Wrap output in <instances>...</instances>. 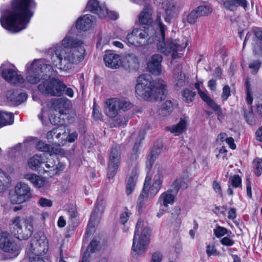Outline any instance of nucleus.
<instances>
[{
	"label": "nucleus",
	"instance_id": "50",
	"mask_svg": "<svg viewBox=\"0 0 262 262\" xmlns=\"http://www.w3.org/2000/svg\"><path fill=\"white\" fill-rule=\"evenodd\" d=\"M118 102L119 103V111L121 110L126 111L130 109L133 106V104L129 101L124 99H118Z\"/></svg>",
	"mask_w": 262,
	"mask_h": 262
},
{
	"label": "nucleus",
	"instance_id": "12",
	"mask_svg": "<svg viewBox=\"0 0 262 262\" xmlns=\"http://www.w3.org/2000/svg\"><path fill=\"white\" fill-rule=\"evenodd\" d=\"M42 168L46 172L49 173V176L52 177L58 173L63 169V165L60 163L57 155L48 156L45 154V163H43Z\"/></svg>",
	"mask_w": 262,
	"mask_h": 262
},
{
	"label": "nucleus",
	"instance_id": "46",
	"mask_svg": "<svg viewBox=\"0 0 262 262\" xmlns=\"http://www.w3.org/2000/svg\"><path fill=\"white\" fill-rule=\"evenodd\" d=\"M246 89V100L249 104H251L253 102V97L252 96V90L251 89L250 82L248 79H247L245 83Z\"/></svg>",
	"mask_w": 262,
	"mask_h": 262
},
{
	"label": "nucleus",
	"instance_id": "60",
	"mask_svg": "<svg viewBox=\"0 0 262 262\" xmlns=\"http://www.w3.org/2000/svg\"><path fill=\"white\" fill-rule=\"evenodd\" d=\"M177 7V5L174 2H169L167 4L165 10V13H170L173 14Z\"/></svg>",
	"mask_w": 262,
	"mask_h": 262
},
{
	"label": "nucleus",
	"instance_id": "37",
	"mask_svg": "<svg viewBox=\"0 0 262 262\" xmlns=\"http://www.w3.org/2000/svg\"><path fill=\"white\" fill-rule=\"evenodd\" d=\"M187 188V186L184 182L183 178H178L176 179L171 184L170 189L168 190L173 194L177 195L181 187Z\"/></svg>",
	"mask_w": 262,
	"mask_h": 262
},
{
	"label": "nucleus",
	"instance_id": "42",
	"mask_svg": "<svg viewBox=\"0 0 262 262\" xmlns=\"http://www.w3.org/2000/svg\"><path fill=\"white\" fill-rule=\"evenodd\" d=\"M186 122L183 119H181L176 125L171 127V132L178 135L184 131L186 128Z\"/></svg>",
	"mask_w": 262,
	"mask_h": 262
},
{
	"label": "nucleus",
	"instance_id": "25",
	"mask_svg": "<svg viewBox=\"0 0 262 262\" xmlns=\"http://www.w3.org/2000/svg\"><path fill=\"white\" fill-rule=\"evenodd\" d=\"M199 94L201 99L206 102L210 108L215 111L219 116L222 115V110L220 106L216 104L205 92L202 91H199Z\"/></svg>",
	"mask_w": 262,
	"mask_h": 262
},
{
	"label": "nucleus",
	"instance_id": "48",
	"mask_svg": "<svg viewBox=\"0 0 262 262\" xmlns=\"http://www.w3.org/2000/svg\"><path fill=\"white\" fill-rule=\"evenodd\" d=\"M99 248L100 241H98L96 238H94L90 242L86 249L91 253H95L99 250Z\"/></svg>",
	"mask_w": 262,
	"mask_h": 262
},
{
	"label": "nucleus",
	"instance_id": "23",
	"mask_svg": "<svg viewBox=\"0 0 262 262\" xmlns=\"http://www.w3.org/2000/svg\"><path fill=\"white\" fill-rule=\"evenodd\" d=\"M148 31V29L145 27L133 29V33L137 35L140 46H146L150 42Z\"/></svg>",
	"mask_w": 262,
	"mask_h": 262
},
{
	"label": "nucleus",
	"instance_id": "5",
	"mask_svg": "<svg viewBox=\"0 0 262 262\" xmlns=\"http://www.w3.org/2000/svg\"><path fill=\"white\" fill-rule=\"evenodd\" d=\"M151 230L143 221L139 220L136 224L132 246V254L137 256L144 252L149 243Z\"/></svg>",
	"mask_w": 262,
	"mask_h": 262
},
{
	"label": "nucleus",
	"instance_id": "30",
	"mask_svg": "<svg viewBox=\"0 0 262 262\" xmlns=\"http://www.w3.org/2000/svg\"><path fill=\"white\" fill-rule=\"evenodd\" d=\"M151 14L152 10L149 7H145L139 15L140 23L146 25H151L153 22Z\"/></svg>",
	"mask_w": 262,
	"mask_h": 262
},
{
	"label": "nucleus",
	"instance_id": "18",
	"mask_svg": "<svg viewBox=\"0 0 262 262\" xmlns=\"http://www.w3.org/2000/svg\"><path fill=\"white\" fill-rule=\"evenodd\" d=\"M52 106L60 114H66V111L72 106L71 101L66 98H57L53 101Z\"/></svg>",
	"mask_w": 262,
	"mask_h": 262
},
{
	"label": "nucleus",
	"instance_id": "28",
	"mask_svg": "<svg viewBox=\"0 0 262 262\" xmlns=\"http://www.w3.org/2000/svg\"><path fill=\"white\" fill-rule=\"evenodd\" d=\"M176 195L170 192L169 190L162 193L159 196L158 203L160 207H167L168 204H172L174 202V197Z\"/></svg>",
	"mask_w": 262,
	"mask_h": 262
},
{
	"label": "nucleus",
	"instance_id": "39",
	"mask_svg": "<svg viewBox=\"0 0 262 262\" xmlns=\"http://www.w3.org/2000/svg\"><path fill=\"white\" fill-rule=\"evenodd\" d=\"M173 78L176 86L182 87L185 85L186 77L181 70L178 71L177 73L176 71H174Z\"/></svg>",
	"mask_w": 262,
	"mask_h": 262
},
{
	"label": "nucleus",
	"instance_id": "53",
	"mask_svg": "<svg viewBox=\"0 0 262 262\" xmlns=\"http://www.w3.org/2000/svg\"><path fill=\"white\" fill-rule=\"evenodd\" d=\"M213 232L217 237H220L227 233V229L224 227L218 226L213 230Z\"/></svg>",
	"mask_w": 262,
	"mask_h": 262
},
{
	"label": "nucleus",
	"instance_id": "6",
	"mask_svg": "<svg viewBox=\"0 0 262 262\" xmlns=\"http://www.w3.org/2000/svg\"><path fill=\"white\" fill-rule=\"evenodd\" d=\"M31 66V70H28L26 79L32 84L37 83L40 78L45 80L46 79L55 77L57 74V71L54 70L52 66L49 64L42 63L38 65L33 62Z\"/></svg>",
	"mask_w": 262,
	"mask_h": 262
},
{
	"label": "nucleus",
	"instance_id": "22",
	"mask_svg": "<svg viewBox=\"0 0 262 262\" xmlns=\"http://www.w3.org/2000/svg\"><path fill=\"white\" fill-rule=\"evenodd\" d=\"M103 60L105 66L112 69L119 67L121 63L120 57L115 53H109L104 56Z\"/></svg>",
	"mask_w": 262,
	"mask_h": 262
},
{
	"label": "nucleus",
	"instance_id": "43",
	"mask_svg": "<svg viewBox=\"0 0 262 262\" xmlns=\"http://www.w3.org/2000/svg\"><path fill=\"white\" fill-rule=\"evenodd\" d=\"M253 169L254 173L257 177H259L262 174V159L256 158L253 161Z\"/></svg>",
	"mask_w": 262,
	"mask_h": 262
},
{
	"label": "nucleus",
	"instance_id": "45",
	"mask_svg": "<svg viewBox=\"0 0 262 262\" xmlns=\"http://www.w3.org/2000/svg\"><path fill=\"white\" fill-rule=\"evenodd\" d=\"M195 9L200 17L208 15L212 12V9L210 6L206 5L200 6Z\"/></svg>",
	"mask_w": 262,
	"mask_h": 262
},
{
	"label": "nucleus",
	"instance_id": "20",
	"mask_svg": "<svg viewBox=\"0 0 262 262\" xmlns=\"http://www.w3.org/2000/svg\"><path fill=\"white\" fill-rule=\"evenodd\" d=\"M253 32L256 38L257 42L253 47V53L255 56L262 57V28L255 27Z\"/></svg>",
	"mask_w": 262,
	"mask_h": 262
},
{
	"label": "nucleus",
	"instance_id": "13",
	"mask_svg": "<svg viewBox=\"0 0 262 262\" xmlns=\"http://www.w3.org/2000/svg\"><path fill=\"white\" fill-rule=\"evenodd\" d=\"M3 77L8 82L12 84L22 86L25 82V79L21 75H18L16 72L11 69H5L4 66L0 67Z\"/></svg>",
	"mask_w": 262,
	"mask_h": 262
},
{
	"label": "nucleus",
	"instance_id": "59",
	"mask_svg": "<svg viewBox=\"0 0 262 262\" xmlns=\"http://www.w3.org/2000/svg\"><path fill=\"white\" fill-rule=\"evenodd\" d=\"M161 148L160 146H154L148 156L156 160L160 154Z\"/></svg>",
	"mask_w": 262,
	"mask_h": 262
},
{
	"label": "nucleus",
	"instance_id": "62",
	"mask_svg": "<svg viewBox=\"0 0 262 262\" xmlns=\"http://www.w3.org/2000/svg\"><path fill=\"white\" fill-rule=\"evenodd\" d=\"M220 242L222 245L227 246H231L234 244V241L228 237H224Z\"/></svg>",
	"mask_w": 262,
	"mask_h": 262
},
{
	"label": "nucleus",
	"instance_id": "19",
	"mask_svg": "<svg viewBox=\"0 0 262 262\" xmlns=\"http://www.w3.org/2000/svg\"><path fill=\"white\" fill-rule=\"evenodd\" d=\"M0 249L4 251L11 254L12 257H16L19 253L20 247L10 239V237L6 241L0 244Z\"/></svg>",
	"mask_w": 262,
	"mask_h": 262
},
{
	"label": "nucleus",
	"instance_id": "7",
	"mask_svg": "<svg viewBox=\"0 0 262 262\" xmlns=\"http://www.w3.org/2000/svg\"><path fill=\"white\" fill-rule=\"evenodd\" d=\"M11 233L19 240L28 239L33 232V221L31 218L17 216L12 220Z\"/></svg>",
	"mask_w": 262,
	"mask_h": 262
},
{
	"label": "nucleus",
	"instance_id": "34",
	"mask_svg": "<svg viewBox=\"0 0 262 262\" xmlns=\"http://www.w3.org/2000/svg\"><path fill=\"white\" fill-rule=\"evenodd\" d=\"M162 174L158 172L155 175L154 178V182L151 187L149 188V193L151 196H155L161 189L162 185Z\"/></svg>",
	"mask_w": 262,
	"mask_h": 262
},
{
	"label": "nucleus",
	"instance_id": "24",
	"mask_svg": "<svg viewBox=\"0 0 262 262\" xmlns=\"http://www.w3.org/2000/svg\"><path fill=\"white\" fill-rule=\"evenodd\" d=\"M36 148L40 151L47 152L49 155H58L61 153L62 150L60 147L53 146L42 141H39L36 144Z\"/></svg>",
	"mask_w": 262,
	"mask_h": 262
},
{
	"label": "nucleus",
	"instance_id": "3",
	"mask_svg": "<svg viewBox=\"0 0 262 262\" xmlns=\"http://www.w3.org/2000/svg\"><path fill=\"white\" fill-rule=\"evenodd\" d=\"M162 14L157 12L154 22L156 28V38H157L158 50L166 56L171 55L173 59L181 58L183 55V51L187 46V43H181L178 39H168L165 42V31L167 30L166 26L163 24L161 19Z\"/></svg>",
	"mask_w": 262,
	"mask_h": 262
},
{
	"label": "nucleus",
	"instance_id": "29",
	"mask_svg": "<svg viewBox=\"0 0 262 262\" xmlns=\"http://www.w3.org/2000/svg\"><path fill=\"white\" fill-rule=\"evenodd\" d=\"M180 213V207L177 206L173 208L171 211L170 215L167 218L168 223L170 225H174L177 227H179L181 223V220L179 217Z\"/></svg>",
	"mask_w": 262,
	"mask_h": 262
},
{
	"label": "nucleus",
	"instance_id": "35",
	"mask_svg": "<svg viewBox=\"0 0 262 262\" xmlns=\"http://www.w3.org/2000/svg\"><path fill=\"white\" fill-rule=\"evenodd\" d=\"M105 4L100 5L97 0H89L87 3L85 9L87 11L97 14L99 16V13L101 12V8L105 6Z\"/></svg>",
	"mask_w": 262,
	"mask_h": 262
},
{
	"label": "nucleus",
	"instance_id": "11",
	"mask_svg": "<svg viewBox=\"0 0 262 262\" xmlns=\"http://www.w3.org/2000/svg\"><path fill=\"white\" fill-rule=\"evenodd\" d=\"M121 146L118 144H115L112 147L109 156L108 162L107 176L109 179L113 178L117 171L121 162Z\"/></svg>",
	"mask_w": 262,
	"mask_h": 262
},
{
	"label": "nucleus",
	"instance_id": "8",
	"mask_svg": "<svg viewBox=\"0 0 262 262\" xmlns=\"http://www.w3.org/2000/svg\"><path fill=\"white\" fill-rule=\"evenodd\" d=\"M9 198L11 203L22 204L30 201L33 198V190L23 182L17 183L13 190L10 191Z\"/></svg>",
	"mask_w": 262,
	"mask_h": 262
},
{
	"label": "nucleus",
	"instance_id": "16",
	"mask_svg": "<svg viewBox=\"0 0 262 262\" xmlns=\"http://www.w3.org/2000/svg\"><path fill=\"white\" fill-rule=\"evenodd\" d=\"M119 111L118 99L113 98L106 100L105 112L107 116L110 118L115 117L118 114Z\"/></svg>",
	"mask_w": 262,
	"mask_h": 262
},
{
	"label": "nucleus",
	"instance_id": "26",
	"mask_svg": "<svg viewBox=\"0 0 262 262\" xmlns=\"http://www.w3.org/2000/svg\"><path fill=\"white\" fill-rule=\"evenodd\" d=\"M25 179L30 181L33 186L38 188H42L47 185L45 179L35 173H27L24 175Z\"/></svg>",
	"mask_w": 262,
	"mask_h": 262
},
{
	"label": "nucleus",
	"instance_id": "9",
	"mask_svg": "<svg viewBox=\"0 0 262 262\" xmlns=\"http://www.w3.org/2000/svg\"><path fill=\"white\" fill-rule=\"evenodd\" d=\"M66 85L55 77L46 79L38 86V90L43 95L60 96L63 94Z\"/></svg>",
	"mask_w": 262,
	"mask_h": 262
},
{
	"label": "nucleus",
	"instance_id": "58",
	"mask_svg": "<svg viewBox=\"0 0 262 262\" xmlns=\"http://www.w3.org/2000/svg\"><path fill=\"white\" fill-rule=\"evenodd\" d=\"M173 109V103L170 100H167L162 105V111H165L167 113L171 112Z\"/></svg>",
	"mask_w": 262,
	"mask_h": 262
},
{
	"label": "nucleus",
	"instance_id": "44",
	"mask_svg": "<svg viewBox=\"0 0 262 262\" xmlns=\"http://www.w3.org/2000/svg\"><path fill=\"white\" fill-rule=\"evenodd\" d=\"M58 131H59V129L57 127L47 133V139L49 142H52L54 144L55 140H57L58 135H60V133Z\"/></svg>",
	"mask_w": 262,
	"mask_h": 262
},
{
	"label": "nucleus",
	"instance_id": "49",
	"mask_svg": "<svg viewBox=\"0 0 262 262\" xmlns=\"http://www.w3.org/2000/svg\"><path fill=\"white\" fill-rule=\"evenodd\" d=\"M231 182V185L233 187L237 188L242 186V179L238 175H234L230 177L228 183Z\"/></svg>",
	"mask_w": 262,
	"mask_h": 262
},
{
	"label": "nucleus",
	"instance_id": "55",
	"mask_svg": "<svg viewBox=\"0 0 262 262\" xmlns=\"http://www.w3.org/2000/svg\"><path fill=\"white\" fill-rule=\"evenodd\" d=\"M17 95V91H14L13 90H9L7 92L6 97L7 99L13 105H14V102H13V99L16 100V96Z\"/></svg>",
	"mask_w": 262,
	"mask_h": 262
},
{
	"label": "nucleus",
	"instance_id": "2",
	"mask_svg": "<svg viewBox=\"0 0 262 262\" xmlns=\"http://www.w3.org/2000/svg\"><path fill=\"white\" fill-rule=\"evenodd\" d=\"M35 6L34 0H12L11 8L6 9L1 13V26L12 33L25 29L34 14L31 9Z\"/></svg>",
	"mask_w": 262,
	"mask_h": 262
},
{
	"label": "nucleus",
	"instance_id": "36",
	"mask_svg": "<svg viewBox=\"0 0 262 262\" xmlns=\"http://www.w3.org/2000/svg\"><path fill=\"white\" fill-rule=\"evenodd\" d=\"M14 122L12 113L0 111V127L7 125H11Z\"/></svg>",
	"mask_w": 262,
	"mask_h": 262
},
{
	"label": "nucleus",
	"instance_id": "27",
	"mask_svg": "<svg viewBox=\"0 0 262 262\" xmlns=\"http://www.w3.org/2000/svg\"><path fill=\"white\" fill-rule=\"evenodd\" d=\"M138 169L137 167L132 170L126 185V193L129 195L135 189L138 177Z\"/></svg>",
	"mask_w": 262,
	"mask_h": 262
},
{
	"label": "nucleus",
	"instance_id": "15",
	"mask_svg": "<svg viewBox=\"0 0 262 262\" xmlns=\"http://www.w3.org/2000/svg\"><path fill=\"white\" fill-rule=\"evenodd\" d=\"M95 21L94 16L91 14H85L77 19L76 27L77 29L85 31L92 27Z\"/></svg>",
	"mask_w": 262,
	"mask_h": 262
},
{
	"label": "nucleus",
	"instance_id": "17",
	"mask_svg": "<svg viewBox=\"0 0 262 262\" xmlns=\"http://www.w3.org/2000/svg\"><path fill=\"white\" fill-rule=\"evenodd\" d=\"M162 56L159 54L153 55L150 61L147 64L149 72L154 75H159L161 72V64Z\"/></svg>",
	"mask_w": 262,
	"mask_h": 262
},
{
	"label": "nucleus",
	"instance_id": "61",
	"mask_svg": "<svg viewBox=\"0 0 262 262\" xmlns=\"http://www.w3.org/2000/svg\"><path fill=\"white\" fill-rule=\"evenodd\" d=\"M38 203L42 207H51L52 206V202L50 200L41 198L38 201Z\"/></svg>",
	"mask_w": 262,
	"mask_h": 262
},
{
	"label": "nucleus",
	"instance_id": "38",
	"mask_svg": "<svg viewBox=\"0 0 262 262\" xmlns=\"http://www.w3.org/2000/svg\"><path fill=\"white\" fill-rule=\"evenodd\" d=\"M199 17L200 16L196 9H194L189 13L183 15L182 21L184 23L187 21L189 24H193L196 21Z\"/></svg>",
	"mask_w": 262,
	"mask_h": 262
},
{
	"label": "nucleus",
	"instance_id": "14",
	"mask_svg": "<svg viewBox=\"0 0 262 262\" xmlns=\"http://www.w3.org/2000/svg\"><path fill=\"white\" fill-rule=\"evenodd\" d=\"M106 206V202L102 197H98L96 203L95 210L92 213L89 223V226L93 227L94 224L98 218L99 215H101L104 211Z\"/></svg>",
	"mask_w": 262,
	"mask_h": 262
},
{
	"label": "nucleus",
	"instance_id": "41",
	"mask_svg": "<svg viewBox=\"0 0 262 262\" xmlns=\"http://www.w3.org/2000/svg\"><path fill=\"white\" fill-rule=\"evenodd\" d=\"M128 46H134L136 47L140 46V42L138 39L137 35L135 33H133V30L131 33H128L124 40Z\"/></svg>",
	"mask_w": 262,
	"mask_h": 262
},
{
	"label": "nucleus",
	"instance_id": "54",
	"mask_svg": "<svg viewBox=\"0 0 262 262\" xmlns=\"http://www.w3.org/2000/svg\"><path fill=\"white\" fill-rule=\"evenodd\" d=\"M261 62L257 60H254L249 64V68L253 69V71H252V74H255L257 73L259 68L261 66Z\"/></svg>",
	"mask_w": 262,
	"mask_h": 262
},
{
	"label": "nucleus",
	"instance_id": "10",
	"mask_svg": "<svg viewBox=\"0 0 262 262\" xmlns=\"http://www.w3.org/2000/svg\"><path fill=\"white\" fill-rule=\"evenodd\" d=\"M30 250L35 256H30L31 262L36 257L41 258L39 256L46 253L48 250V241L46 237L42 232L34 234L31 239Z\"/></svg>",
	"mask_w": 262,
	"mask_h": 262
},
{
	"label": "nucleus",
	"instance_id": "56",
	"mask_svg": "<svg viewBox=\"0 0 262 262\" xmlns=\"http://www.w3.org/2000/svg\"><path fill=\"white\" fill-rule=\"evenodd\" d=\"M230 95L231 91L229 86L228 85L224 86L223 89V93L221 96L222 100L223 101L227 100Z\"/></svg>",
	"mask_w": 262,
	"mask_h": 262
},
{
	"label": "nucleus",
	"instance_id": "33",
	"mask_svg": "<svg viewBox=\"0 0 262 262\" xmlns=\"http://www.w3.org/2000/svg\"><path fill=\"white\" fill-rule=\"evenodd\" d=\"M45 154L40 156L35 155L31 158L28 161L29 166L33 170L37 169L39 167L43 166V163H45Z\"/></svg>",
	"mask_w": 262,
	"mask_h": 262
},
{
	"label": "nucleus",
	"instance_id": "52",
	"mask_svg": "<svg viewBox=\"0 0 262 262\" xmlns=\"http://www.w3.org/2000/svg\"><path fill=\"white\" fill-rule=\"evenodd\" d=\"M27 94L25 93L18 94L17 92L16 100H14V99L13 100L14 102V105H18L24 102L27 99Z\"/></svg>",
	"mask_w": 262,
	"mask_h": 262
},
{
	"label": "nucleus",
	"instance_id": "21",
	"mask_svg": "<svg viewBox=\"0 0 262 262\" xmlns=\"http://www.w3.org/2000/svg\"><path fill=\"white\" fill-rule=\"evenodd\" d=\"M224 8L231 11L236 10L238 7H241L246 9L248 6L247 0H226L222 1L221 3Z\"/></svg>",
	"mask_w": 262,
	"mask_h": 262
},
{
	"label": "nucleus",
	"instance_id": "47",
	"mask_svg": "<svg viewBox=\"0 0 262 262\" xmlns=\"http://www.w3.org/2000/svg\"><path fill=\"white\" fill-rule=\"evenodd\" d=\"M195 96V92L189 89H185L183 92V96L184 98V100L187 103L192 102Z\"/></svg>",
	"mask_w": 262,
	"mask_h": 262
},
{
	"label": "nucleus",
	"instance_id": "4",
	"mask_svg": "<svg viewBox=\"0 0 262 262\" xmlns=\"http://www.w3.org/2000/svg\"><path fill=\"white\" fill-rule=\"evenodd\" d=\"M166 84L161 79L151 80L149 75L140 76L135 87L136 95L150 101H162L166 97Z\"/></svg>",
	"mask_w": 262,
	"mask_h": 262
},
{
	"label": "nucleus",
	"instance_id": "51",
	"mask_svg": "<svg viewBox=\"0 0 262 262\" xmlns=\"http://www.w3.org/2000/svg\"><path fill=\"white\" fill-rule=\"evenodd\" d=\"M128 121V117L125 116H119L114 120V126H124Z\"/></svg>",
	"mask_w": 262,
	"mask_h": 262
},
{
	"label": "nucleus",
	"instance_id": "63",
	"mask_svg": "<svg viewBox=\"0 0 262 262\" xmlns=\"http://www.w3.org/2000/svg\"><path fill=\"white\" fill-rule=\"evenodd\" d=\"M130 213L127 211H125L121 214L120 217V222L124 225L128 220Z\"/></svg>",
	"mask_w": 262,
	"mask_h": 262
},
{
	"label": "nucleus",
	"instance_id": "64",
	"mask_svg": "<svg viewBox=\"0 0 262 262\" xmlns=\"http://www.w3.org/2000/svg\"><path fill=\"white\" fill-rule=\"evenodd\" d=\"M162 258V255L160 253L156 252L152 254L150 262H160Z\"/></svg>",
	"mask_w": 262,
	"mask_h": 262
},
{
	"label": "nucleus",
	"instance_id": "31",
	"mask_svg": "<svg viewBox=\"0 0 262 262\" xmlns=\"http://www.w3.org/2000/svg\"><path fill=\"white\" fill-rule=\"evenodd\" d=\"M59 129V133L60 135H58L57 140H55L54 145L55 147H60L63 146L67 141L68 138V128L66 126H58Z\"/></svg>",
	"mask_w": 262,
	"mask_h": 262
},
{
	"label": "nucleus",
	"instance_id": "32",
	"mask_svg": "<svg viewBox=\"0 0 262 262\" xmlns=\"http://www.w3.org/2000/svg\"><path fill=\"white\" fill-rule=\"evenodd\" d=\"M122 62L124 67L130 69H135L138 66V59L134 54H127L124 57Z\"/></svg>",
	"mask_w": 262,
	"mask_h": 262
},
{
	"label": "nucleus",
	"instance_id": "40",
	"mask_svg": "<svg viewBox=\"0 0 262 262\" xmlns=\"http://www.w3.org/2000/svg\"><path fill=\"white\" fill-rule=\"evenodd\" d=\"M101 10V12L99 13V16L100 18L108 17L111 19L116 20L118 17V14L116 12L111 11H108L105 5L102 7Z\"/></svg>",
	"mask_w": 262,
	"mask_h": 262
},
{
	"label": "nucleus",
	"instance_id": "1",
	"mask_svg": "<svg viewBox=\"0 0 262 262\" xmlns=\"http://www.w3.org/2000/svg\"><path fill=\"white\" fill-rule=\"evenodd\" d=\"M83 42L77 38L66 36L62 41V46H54L49 50L54 66L60 70L71 69L84 58Z\"/></svg>",
	"mask_w": 262,
	"mask_h": 262
},
{
	"label": "nucleus",
	"instance_id": "57",
	"mask_svg": "<svg viewBox=\"0 0 262 262\" xmlns=\"http://www.w3.org/2000/svg\"><path fill=\"white\" fill-rule=\"evenodd\" d=\"M93 116L94 117V118L96 120H101L102 117V115L101 113L99 112L98 107L97 106L96 103H94L93 105Z\"/></svg>",
	"mask_w": 262,
	"mask_h": 262
}]
</instances>
